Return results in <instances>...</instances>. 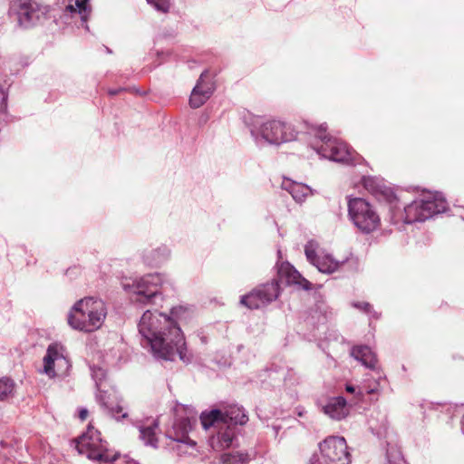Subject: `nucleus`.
Masks as SVG:
<instances>
[{"label":"nucleus","instance_id":"f257e3e1","mask_svg":"<svg viewBox=\"0 0 464 464\" xmlns=\"http://www.w3.org/2000/svg\"><path fill=\"white\" fill-rule=\"evenodd\" d=\"M190 311L183 306L171 309L170 316L147 310L139 324V332L150 345L154 353L165 360L176 356L186 362L185 340L179 324L190 317Z\"/></svg>","mask_w":464,"mask_h":464},{"label":"nucleus","instance_id":"f03ea898","mask_svg":"<svg viewBox=\"0 0 464 464\" xmlns=\"http://www.w3.org/2000/svg\"><path fill=\"white\" fill-rule=\"evenodd\" d=\"M106 315L107 308L102 299L84 297L74 304L67 320L73 329L92 333L102 326Z\"/></svg>","mask_w":464,"mask_h":464},{"label":"nucleus","instance_id":"7ed1b4c3","mask_svg":"<svg viewBox=\"0 0 464 464\" xmlns=\"http://www.w3.org/2000/svg\"><path fill=\"white\" fill-rule=\"evenodd\" d=\"M75 448L82 455L99 462L116 461L118 454L107 449V442L102 440L101 432L89 425L86 432L75 440Z\"/></svg>","mask_w":464,"mask_h":464},{"label":"nucleus","instance_id":"20e7f679","mask_svg":"<svg viewBox=\"0 0 464 464\" xmlns=\"http://www.w3.org/2000/svg\"><path fill=\"white\" fill-rule=\"evenodd\" d=\"M348 212L353 224L363 233H371L381 225V218L374 207L362 198L348 201Z\"/></svg>","mask_w":464,"mask_h":464},{"label":"nucleus","instance_id":"39448f33","mask_svg":"<svg viewBox=\"0 0 464 464\" xmlns=\"http://www.w3.org/2000/svg\"><path fill=\"white\" fill-rule=\"evenodd\" d=\"M447 209V202L434 196L415 200L404 208L405 222L413 223L425 221L435 214L442 213Z\"/></svg>","mask_w":464,"mask_h":464},{"label":"nucleus","instance_id":"423d86ee","mask_svg":"<svg viewBox=\"0 0 464 464\" xmlns=\"http://www.w3.org/2000/svg\"><path fill=\"white\" fill-rule=\"evenodd\" d=\"M319 464H350L351 455L343 437L329 436L319 443Z\"/></svg>","mask_w":464,"mask_h":464},{"label":"nucleus","instance_id":"0eeeda50","mask_svg":"<svg viewBox=\"0 0 464 464\" xmlns=\"http://www.w3.org/2000/svg\"><path fill=\"white\" fill-rule=\"evenodd\" d=\"M162 279L158 274H150L141 277L132 285L131 300L143 304H154V299L161 295Z\"/></svg>","mask_w":464,"mask_h":464},{"label":"nucleus","instance_id":"6e6552de","mask_svg":"<svg viewBox=\"0 0 464 464\" xmlns=\"http://www.w3.org/2000/svg\"><path fill=\"white\" fill-rule=\"evenodd\" d=\"M316 136L324 141L320 149L324 157L338 162H349L353 160L349 146L345 142L328 137L325 127H318Z\"/></svg>","mask_w":464,"mask_h":464},{"label":"nucleus","instance_id":"1a4fd4ad","mask_svg":"<svg viewBox=\"0 0 464 464\" xmlns=\"http://www.w3.org/2000/svg\"><path fill=\"white\" fill-rule=\"evenodd\" d=\"M261 137L271 144H280L295 140L296 131L292 126L279 120H268L259 128Z\"/></svg>","mask_w":464,"mask_h":464},{"label":"nucleus","instance_id":"9d476101","mask_svg":"<svg viewBox=\"0 0 464 464\" xmlns=\"http://www.w3.org/2000/svg\"><path fill=\"white\" fill-rule=\"evenodd\" d=\"M279 295V284L273 280L241 297L240 303L249 309H259Z\"/></svg>","mask_w":464,"mask_h":464},{"label":"nucleus","instance_id":"9b49d317","mask_svg":"<svg viewBox=\"0 0 464 464\" xmlns=\"http://www.w3.org/2000/svg\"><path fill=\"white\" fill-rule=\"evenodd\" d=\"M15 7L18 23L25 28L34 25L47 13V7L32 0H16Z\"/></svg>","mask_w":464,"mask_h":464},{"label":"nucleus","instance_id":"f8f14e48","mask_svg":"<svg viewBox=\"0 0 464 464\" xmlns=\"http://www.w3.org/2000/svg\"><path fill=\"white\" fill-rule=\"evenodd\" d=\"M69 367V361L63 354V346L58 343L50 344L44 357V373L53 378L60 373H64Z\"/></svg>","mask_w":464,"mask_h":464},{"label":"nucleus","instance_id":"ddd939ff","mask_svg":"<svg viewBox=\"0 0 464 464\" xmlns=\"http://www.w3.org/2000/svg\"><path fill=\"white\" fill-rule=\"evenodd\" d=\"M208 76V71H204L201 74L196 86L193 88L189 98V105L192 108L201 107L211 96L214 91L213 84L206 82Z\"/></svg>","mask_w":464,"mask_h":464},{"label":"nucleus","instance_id":"4468645a","mask_svg":"<svg viewBox=\"0 0 464 464\" xmlns=\"http://www.w3.org/2000/svg\"><path fill=\"white\" fill-rule=\"evenodd\" d=\"M278 279L286 285H296L304 290L312 289V284L289 263H282L278 268Z\"/></svg>","mask_w":464,"mask_h":464},{"label":"nucleus","instance_id":"2eb2a0df","mask_svg":"<svg viewBox=\"0 0 464 464\" xmlns=\"http://www.w3.org/2000/svg\"><path fill=\"white\" fill-rule=\"evenodd\" d=\"M362 185L371 194L376 198L383 197L389 202L392 203L396 200V197L392 190L382 185V181L375 177H363L362 179Z\"/></svg>","mask_w":464,"mask_h":464},{"label":"nucleus","instance_id":"dca6fc26","mask_svg":"<svg viewBox=\"0 0 464 464\" xmlns=\"http://www.w3.org/2000/svg\"><path fill=\"white\" fill-rule=\"evenodd\" d=\"M282 188L288 191L296 202H303L305 198L312 195V189L304 183L293 181L291 179H284Z\"/></svg>","mask_w":464,"mask_h":464},{"label":"nucleus","instance_id":"f3484780","mask_svg":"<svg viewBox=\"0 0 464 464\" xmlns=\"http://www.w3.org/2000/svg\"><path fill=\"white\" fill-rule=\"evenodd\" d=\"M347 402L343 397L332 398L324 407V412L334 420H342L348 414Z\"/></svg>","mask_w":464,"mask_h":464},{"label":"nucleus","instance_id":"a211bd4d","mask_svg":"<svg viewBox=\"0 0 464 464\" xmlns=\"http://www.w3.org/2000/svg\"><path fill=\"white\" fill-rule=\"evenodd\" d=\"M351 353L356 360L360 361L367 368H376L378 360L370 347L366 345L354 346L352 349Z\"/></svg>","mask_w":464,"mask_h":464},{"label":"nucleus","instance_id":"6ab92c4d","mask_svg":"<svg viewBox=\"0 0 464 464\" xmlns=\"http://www.w3.org/2000/svg\"><path fill=\"white\" fill-rule=\"evenodd\" d=\"M247 420V416L244 412L243 409L238 406H228L226 408L225 411H223V423H227L229 425H244Z\"/></svg>","mask_w":464,"mask_h":464},{"label":"nucleus","instance_id":"aec40b11","mask_svg":"<svg viewBox=\"0 0 464 464\" xmlns=\"http://www.w3.org/2000/svg\"><path fill=\"white\" fill-rule=\"evenodd\" d=\"M169 252L166 246L151 250L145 256V262L151 266H157L168 259Z\"/></svg>","mask_w":464,"mask_h":464},{"label":"nucleus","instance_id":"412c9836","mask_svg":"<svg viewBox=\"0 0 464 464\" xmlns=\"http://www.w3.org/2000/svg\"><path fill=\"white\" fill-rule=\"evenodd\" d=\"M341 263L334 260L331 256H319L316 261V267L322 273L331 274L339 269Z\"/></svg>","mask_w":464,"mask_h":464},{"label":"nucleus","instance_id":"4be33fe9","mask_svg":"<svg viewBox=\"0 0 464 464\" xmlns=\"http://www.w3.org/2000/svg\"><path fill=\"white\" fill-rule=\"evenodd\" d=\"M200 420L204 429L207 430L218 422H223V411L220 410H213L208 413H202Z\"/></svg>","mask_w":464,"mask_h":464},{"label":"nucleus","instance_id":"5701e85b","mask_svg":"<svg viewBox=\"0 0 464 464\" xmlns=\"http://www.w3.org/2000/svg\"><path fill=\"white\" fill-rule=\"evenodd\" d=\"M234 436V430L228 426L225 431L218 433L217 438V444L214 446V448L218 450L229 448L232 444Z\"/></svg>","mask_w":464,"mask_h":464},{"label":"nucleus","instance_id":"b1692460","mask_svg":"<svg viewBox=\"0 0 464 464\" xmlns=\"http://www.w3.org/2000/svg\"><path fill=\"white\" fill-rule=\"evenodd\" d=\"M220 459L223 464H247L249 457L247 453L233 452L222 454Z\"/></svg>","mask_w":464,"mask_h":464},{"label":"nucleus","instance_id":"393cba45","mask_svg":"<svg viewBox=\"0 0 464 464\" xmlns=\"http://www.w3.org/2000/svg\"><path fill=\"white\" fill-rule=\"evenodd\" d=\"M188 424H189V421L188 420H182L178 424H176L174 426V430H175L174 440H176L178 441H181V442H186V443L191 442L193 445H195V443L190 440V439L188 438Z\"/></svg>","mask_w":464,"mask_h":464},{"label":"nucleus","instance_id":"a878e982","mask_svg":"<svg viewBox=\"0 0 464 464\" xmlns=\"http://www.w3.org/2000/svg\"><path fill=\"white\" fill-rule=\"evenodd\" d=\"M14 382L10 378L0 379V401L7 400L14 394Z\"/></svg>","mask_w":464,"mask_h":464},{"label":"nucleus","instance_id":"bb28decb","mask_svg":"<svg viewBox=\"0 0 464 464\" xmlns=\"http://www.w3.org/2000/svg\"><path fill=\"white\" fill-rule=\"evenodd\" d=\"M157 425L149 426L142 428L140 430V436L146 441L147 444L151 445L153 447L156 446L157 439L155 434V428Z\"/></svg>","mask_w":464,"mask_h":464},{"label":"nucleus","instance_id":"cd10ccee","mask_svg":"<svg viewBox=\"0 0 464 464\" xmlns=\"http://www.w3.org/2000/svg\"><path fill=\"white\" fill-rule=\"evenodd\" d=\"M89 0H76L75 1V7L73 5H69L67 8L71 12L76 11V8L78 9L79 13L85 12L87 9V3Z\"/></svg>","mask_w":464,"mask_h":464},{"label":"nucleus","instance_id":"c85d7f7f","mask_svg":"<svg viewBox=\"0 0 464 464\" xmlns=\"http://www.w3.org/2000/svg\"><path fill=\"white\" fill-rule=\"evenodd\" d=\"M159 11L167 13L169 10L170 3L169 0H158L153 5Z\"/></svg>","mask_w":464,"mask_h":464},{"label":"nucleus","instance_id":"c756f323","mask_svg":"<svg viewBox=\"0 0 464 464\" xmlns=\"http://www.w3.org/2000/svg\"><path fill=\"white\" fill-rule=\"evenodd\" d=\"M353 305L365 313H370L372 311V305L364 301L355 302L353 304Z\"/></svg>","mask_w":464,"mask_h":464},{"label":"nucleus","instance_id":"7c9ffc66","mask_svg":"<svg viewBox=\"0 0 464 464\" xmlns=\"http://www.w3.org/2000/svg\"><path fill=\"white\" fill-rule=\"evenodd\" d=\"M305 256L307 259L316 266L317 256L315 251L308 246L305 247Z\"/></svg>","mask_w":464,"mask_h":464},{"label":"nucleus","instance_id":"2f4dec72","mask_svg":"<svg viewBox=\"0 0 464 464\" xmlns=\"http://www.w3.org/2000/svg\"><path fill=\"white\" fill-rule=\"evenodd\" d=\"M126 91V89L119 88V89H111L108 91V93L111 96L117 95L122 92Z\"/></svg>","mask_w":464,"mask_h":464},{"label":"nucleus","instance_id":"473e14b6","mask_svg":"<svg viewBox=\"0 0 464 464\" xmlns=\"http://www.w3.org/2000/svg\"><path fill=\"white\" fill-rule=\"evenodd\" d=\"M88 411L86 409H82L79 412V418L82 420H85L88 417Z\"/></svg>","mask_w":464,"mask_h":464},{"label":"nucleus","instance_id":"72a5a7b5","mask_svg":"<svg viewBox=\"0 0 464 464\" xmlns=\"http://www.w3.org/2000/svg\"><path fill=\"white\" fill-rule=\"evenodd\" d=\"M112 464H138L133 459H122L119 463H115V461H112Z\"/></svg>","mask_w":464,"mask_h":464},{"label":"nucleus","instance_id":"f704fd0d","mask_svg":"<svg viewBox=\"0 0 464 464\" xmlns=\"http://www.w3.org/2000/svg\"><path fill=\"white\" fill-rule=\"evenodd\" d=\"M345 390L350 393H353L355 392V388L353 385H346Z\"/></svg>","mask_w":464,"mask_h":464},{"label":"nucleus","instance_id":"c9c22d12","mask_svg":"<svg viewBox=\"0 0 464 464\" xmlns=\"http://www.w3.org/2000/svg\"><path fill=\"white\" fill-rule=\"evenodd\" d=\"M150 4L154 5L158 0H147Z\"/></svg>","mask_w":464,"mask_h":464},{"label":"nucleus","instance_id":"e433bc0d","mask_svg":"<svg viewBox=\"0 0 464 464\" xmlns=\"http://www.w3.org/2000/svg\"><path fill=\"white\" fill-rule=\"evenodd\" d=\"M121 411H122V410H121V407H117L116 413H120V412H121Z\"/></svg>","mask_w":464,"mask_h":464},{"label":"nucleus","instance_id":"4c0bfd02","mask_svg":"<svg viewBox=\"0 0 464 464\" xmlns=\"http://www.w3.org/2000/svg\"><path fill=\"white\" fill-rule=\"evenodd\" d=\"M126 417H127V413H123V414L121 415V418H126Z\"/></svg>","mask_w":464,"mask_h":464}]
</instances>
